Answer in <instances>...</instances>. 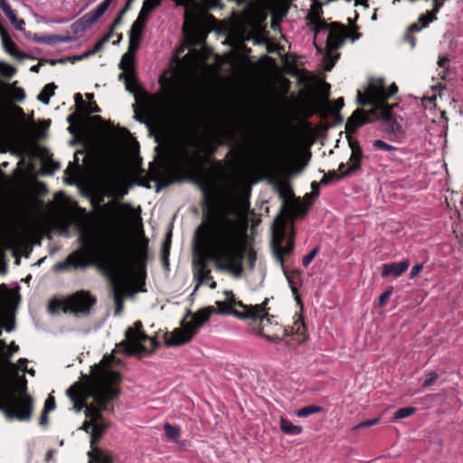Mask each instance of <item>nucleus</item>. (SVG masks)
Masks as SVG:
<instances>
[{"label": "nucleus", "mask_w": 463, "mask_h": 463, "mask_svg": "<svg viewBox=\"0 0 463 463\" xmlns=\"http://www.w3.org/2000/svg\"><path fill=\"white\" fill-rule=\"evenodd\" d=\"M249 207L248 195L238 193V182L235 180L218 204V209L213 211V216L203 215V224L196 232L216 268L229 271L235 278L241 277L245 258L250 269H254L257 260V253L247 243L236 219L243 215Z\"/></svg>", "instance_id": "f257e3e1"}, {"label": "nucleus", "mask_w": 463, "mask_h": 463, "mask_svg": "<svg viewBox=\"0 0 463 463\" xmlns=\"http://www.w3.org/2000/svg\"><path fill=\"white\" fill-rule=\"evenodd\" d=\"M196 150L190 151L183 146L174 157L167 174L162 173V188L175 182L189 181L200 188L203 194V215L213 216V211L218 209L212 195V185L206 165L213 161V156L217 151V145L208 139L196 145Z\"/></svg>", "instance_id": "f03ea898"}, {"label": "nucleus", "mask_w": 463, "mask_h": 463, "mask_svg": "<svg viewBox=\"0 0 463 463\" xmlns=\"http://www.w3.org/2000/svg\"><path fill=\"white\" fill-rule=\"evenodd\" d=\"M223 301H216V309L213 307H207L195 313L187 311L181 322V327L175 328L170 334H165V344L166 346H180L189 343L198 333L201 326L206 323L213 313L220 315H231L241 320L260 319L271 316L270 308L268 307L269 298H265L258 305H246L236 298L232 290H224Z\"/></svg>", "instance_id": "7ed1b4c3"}, {"label": "nucleus", "mask_w": 463, "mask_h": 463, "mask_svg": "<svg viewBox=\"0 0 463 463\" xmlns=\"http://www.w3.org/2000/svg\"><path fill=\"white\" fill-rule=\"evenodd\" d=\"M120 373L95 364L91 373L83 376L82 383H75L67 391V396L73 402L77 411L89 406L114 412V401L120 395Z\"/></svg>", "instance_id": "20e7f679"}, {"label": "nucleus", "mask_w": 463, "mask_h": 463, "mask_svg": "<svg viewBox=\"0 0 463 463\" xmlns=\"http://www.w3.org/2000/svg\"><path fill=\"white\" fill-rule=\"evenodd\" d=\"M79 243L82 250L70 254L65 261L55 265L56 269H61L68 267L85 269L92 265L112 269L134 262V255L129 246L120 240H112L104 243L92 233L88 232L80 235Z\"/></svg>", "instance_id": "39448f33"}, {"label": "nucleus", "mask_w": 463, "mask_h": 463, "mask_svg": "<svg viewBox=\"0 0 463 463\" xmlns=\"http://www.w3.org/2000/svg\"><path fill=\"white\" fill-rule=\"evenodd\" d=\"M18 350L19 346L13 341L0 353V411L8 420L28 421L33 411V399L27 392V380L24 374L11 377L4 368L5 364H10L16 370L10 358Z\"/></svg>", "instance_id": "423d86ee"}, {"label": "nucleus", "mask_w": 463, "mask_h": 463, "mask_svg": "<svg viewBox=\"0 0 463 463\" xmlns=\"http://www.w3.org/2000/svg\"><path fill=\"white\" fill-rule=\"evenodd\" d=\"M292 326H283L275 316L248 320L250 331L264 337L269 342H280L286 336H296L298 345L304 344L307 338V326L301 314L296 313Z\"/></svg>", "instance_id": "0eeeda50"}, {"label": "nucleus", "mask_w": 463, "mask_h": 463, "mask_svg": "<svg viewBox=\"0 0 463 463\" xmlns=\"http://www.w3.org/2000/svg\"><path fill=\"white\" fill-rule=\"evenodd\" d=\"M392 107H371L368 112L356 109L347 119L345 130L348 133L355 132L358 128L370 123L372 121L371 116H373L383 120L387 133L399 134L402 128L392 113Z\"/></svg>", "instance_id": "6e6552de"}, {"label": "nucleus", "mask_w": 463, "mask_h": 463, "mask_svg": "<svg viewBox=\"0 0 463 463\" xmlns=\"http://www.w3.org/2000/svg\"><path fill=\"white\" fill-rule=\"evenodd\" d=\"M126 339L118 346L123 347L128 355H143L155 352L160 343L156 337L148 336L143 330L140 320L136 321L133 326L128 327L125 332Z\"/></svg>", "instance_id": "1a4fd4ad"}, {"label": "nucleus", "mask_w": 463, "mask_h": 463, "mask_svg": "<svg viewBox=\"0 0 463 463\" xmlns=\"http://www.w3.org/2000/svg\"><path fill=\"white\" fill-rule=\"evenodd\" d=\"M398 92V87L392 83L387 89L383 79H373L369 81L368 88L363 93L357 90L356 100L362 107H394L390 105L387 100Z\"/></svg>", "instance_id": "9d476101"}, {"label": "nucleus", "mask_w": 463, "mask_h": 463, "mask_svg": "<svg viewBox=\"0 0 463 463\" xmlns=\"http://www.w3.org/2000/svg\"><path fill=\"white\" fill-rule=\"evenodd\" d=\"M97 304V298L90 292L79 290L62 300H52L49 308L55 312L61 309L64 313L89 315Z\"/></svg>", "instance_id": "9b49d317"}, {"label": "nucleus", "mask_w": 463, "mask_h": 463, "mask_svg": "<svg viewBox=\"0 0 463 463\" xmlns=\"http://www.w3.org/2000/svg\"><path fill=\"white\" fill-rule=\"evenodd\" d=\"M287 221L283 217H278L272 227L271 246L277 260L284 266L285 256L290 255L294 250V233L287 238Z\"/></svg>", "instance_id": "f8f14e48"}, {"label": "nucleus", "mask_w": 463, "mask_h": 463, "mask_svg": "<svg viewBox=\"0 0 463 463\" xmlns=\"http://www.w3.org/2000/svg\"><path fill=\"white\" fill-rule=\"evenodd\" d=\"M162 93L151 96V103L156 110L162 111V107L166 103L177 101L180 94V86L176 78L163 75L159 79Z\"/></svg>", "instance_id": "ddd939ff"}, {"label": "nucleus", "mask_w": 463, "mask_h": 463, "mask_svg": "<svg viewBox=\"0 0 463 463\" xmlns=\"http://www.w3.org/2000/svg\"><path fill=\"white\" fill-rule=\"evenodd\" d=\"M286 155L279 154V156L266 158L261 162L262 168L266 170L269 175L273 182L277 183V187L279 189L280 196L286 200L285 194L282 190V184L280 183V177L284 175L293 173L288 165L286 164Z\"/></svg>", "instance_id": "4468645a"}, {"label": "nucleus", "mask_w": 463, "mask_h": 463, "mask_svg": "<svg viewBox=\"0 0 463 463\" xmlns=\"http://www.w3.org/2000/svg\"><path fill=\"white\" fill-rule=\"evenodd\" d=\"M207 9H214L222 7V0H201ZM162 0H144L142 8L138 14L137 20L131 26L139 28L144 31L145 24L148 20L151 12L161 5Z\"/></svg>", "instance_id": "2eb2a0df"}, {"label": "nucleus", "mask_w": 463, "mask_h": 463, "mask_svg": "<svg viewBox=\"0 0 463 463\" xmlns=\"http://www.w3.org/2000/svg\"><path fill=\"white\" fill-rule=\"evenodd\" d=\"M327 26L326 30H322V33L328 32L326 48V55L329 56L331 52H336L346 40V26L339 22L327 23Z\"/></svg>", "instance_id": "dca6fc26"}, {"label": "nucleus", "mask_w": 463, "mask_h": 463, "mask_svg": "<svg viewBox=\"0 0 463 463\" xmlns=\"http://www.w3.org/2000/svg\"><path fill=\"white\" fill-rule=\"evenodd\" d=\"M135 54L127 52L121 58L119 69L123 71L119 74L118 79L125 80V86L129 92H136L137 89V80L134 70Z\"/></svg>", "instance_id": "f3484780"}, {"label": "nucleus", "mask_w": 463, "mask_h": 463, "mask_svg": "<svg viewBox=\"0 0 463 463\" xmlns=\"http://www.w3.org/2000/svg\"><path fill=\"white\" fill-rule=\"evenodd\" d=\"M310 10L307 15V24L315 33L316 35L326 30L327 22L322 17L323 9L322 4L319 0H312Z\"/></svg>", "instance_id": "a211bd4d"}, {"label": "nucleus", "mask_w": 463, "mask_h": 463, "mask_svg": "<svg viewBox=\"0 0 463 463\" xmlns=\"http://www.w3.org/2000/svg\"><path fill=\"white\" fill-rule=\"evenodd\" d=\"M194 277L198 283H209V287L213 289L216 288L217 283L213 280L211 274V269L208 266V260L205 256L200 257L197 260L194 261Z\"/></svg>", "instance_id": "6ab92c4d"}, {"label": "nucleus", "mask_w": 463, "mask_h": 463, "mask_svg": "<svg viewBox=\"0 0 463 463\" xmlns=\"http://www.w3.org/2000/svg\"><path fill=\"white\" fill-rule=\"evenodd\" d=\"M437 20V16L432 12H427L419 17L418 23L411 24L404 34V40L408 42L411 47L415 46L416 38L412 35L414 33L420 32L422 28H426L430 23Z\"/></svg>", "instance_id": "aec40b11"}, {"label": "nucleus", "mask_w": 463, "mask_h": 463, "mask_svg": "<svg viewBox=\"0 0 463 463\" xmlns=\"http://www.w3.org/2000/svg\"><path fill=\"white\" fill-rule=\"evenodd\" d=\"M111 3L112 0H103L94 10L87 13L78 21L85 29H88L106 13Z\"/></svg>", "instance_id": "412c9836"}, {"label": "nucleus", "mask_w": 463, "mask_h": 463, "mask_svg": "<svg viewBox=\"0 0 463 463\" xmlns=\"http://www.w3.org/2000/svg\"><path fill=\"white\" fill-rule=\"evenodd\" d=\"M349 146L351 148V156L348 161L349 165L345 170L350 175L361 169L364 152L357 140H349Z\"/></svg>", "instance_id": "4be33fe9"}, {"label": "nucleus", "mask_w": 463, "mask_h": 463, "mask_svg": "<svg viewBox=\"0 0 463 463\" xmlns=\"http://www.w3.org/2000/svg\"><path fill=\"white\" fill-rule=\"evenodd\" d=\"M409 266L410 261L408 260L400 262L385 263L382 267V277H399L408 269Z\"/></svg>", "instance_id": "5701e85b"}, {"label": "nucleus", "mask_w": 463, "mask_h": 463, "mask_svg": "<svg viewBox=\"0 0 463 463\" xmlns=\"http://www.w3.org/2000/svg\"><path fill=\"white\" fill-rule=\"evenodd\" d=\"M109 427V423L105 420L103 412H101V418L93 423L92 430H90L91 449H93V448H98L96 444L102 438Z\"/></svg>", "instance_id": "b1692460"}, {"label": "nucleus", "mask_w": 463, "mask_h": 463, "mask_svg": "<svg viewBox=\"0 0 463 463\" xmlns=\"http://www.w3.org/2000/svg\"><path fill=\"white\" fill-rule=\"evenodd\" d=\"M101 412H105V410L97 409L94 406L87 407V410L84 411L85 416L89 419L86 420L81 426V430L90 434V430H92L93 423L101 418Z\"/></svg>", "instance_id": "393cba45"}, {"label": "nucleus", "mask_w": 463, "mask_h": 463, "mask_svg": "<svg viewBox=\"0 0 463 463\" xmlns=\"http://www.w3.org/2000/svg\"><path fill=\"white\" fill-rule=\"evenodd\" d=\"M90 463H113L114 458L112 454L100 448H93L88 452Z\"/></svg>", "instance_id": "a878e982"}, {"label": "nucleus", "mask_w": 463, "mask_h": 463, "mask_svg": "<svg viewBox=\"0 0 463 463\" xmlns=\"http://www.w3.org/2000/svg\"><path fill=\"white\" fill-rule=\"evenodd\" d=\"M0 36L2 39L3 46L9 54L17 58L23 56L22 52L18 51L16 44L13 42L10 35L2 24H0Z\"/></svg>", "instance_id": "bb28decb"}, {"label": "nucleus", "mask_w": 463, "mask_h": 463, "mask_svg": "<svg viewBox=\"0 0 463 463\" xmlns=\"http://www.w3.org/2000/svg\"><path fill=\"white\" fill-rule=\"evenodd\" d=\"M143 32L139 28L131 26L129 31L128 52L135 54L139 49Z\"/></svg>", "instance_id": "cd10ccee"}, {"label": "nucleus", "mask_w": 463, "mask_h": 463, "mask_svg": "<svg viewBox=\"0 0 463 463\" xmlns=\"http://www.w3.org/2000/svg\"><path fill=\"white\" fill-rule=\"evenodd\" d=\"M99 112H100V109L95 100H90L89 104H86V108H83V110H81V113L83 117H85L86 120H89L90 122L100 123L102 122V118L100 116H89L90 114Z\"/></svg>", "instance_id": "c85d7f7f"}, {"label": "nucleus", "mask_w": 463, "mask_h": 463, "mask_svg": "<svg viewBox=\"0 0 463 463\" xmlns=\"http://www.w3.org/2000/svg\"><path fill=\"white\" fill-rule=\"evenodd\" d=\"M110 284L112 288L113 299H117V298L119 297L120 299L124 300L125 297L128 294L126 285L116 278L111 279Z\"/></svg>", "instance_id": "c756f323"}, {"label": "nucleus", "mask_w": 463, "mask_h": 463, "mask_svg": "<svg viewBox=\"0 0 463 463\" xmlns=\"http://www.w3.org/2000/svg\"><path fill=\"white\" fill-rule=\"evenodd\" d=\"M67 121L70 124V127L68 128V130L71 133L75 132V126L81 128L86 121L85 117H83L80 110H78L76 113H71L68 116Z\"/></svg>", "instance_id": "7c9ffc66"}, {"label": "nucleus", "mask_w": 463, "mask_h": 463, "mask_svg": "<svg viewBox=\"0 0 463 463\" xmlns=\"http://www.w3.org/2000/svg\"><path fill=\"white\" fill-rule=\"evenodd\" d=\"M280 429L285 434L288 435H298L303 431L301 426L294 425L292 422L283 417L280 418Z\"/></svg>", "instance_id": "2f4dec72"}, {"label": "nucleus", "mask_w": 463, "mask_h": 463, "mask_svg": "<svg viewBox=\"0 0 463 463\" xmlns=\"http://www.w3.org/2000/svg\"><path fill=\"white\" fill-rule=\"evenodd\" d=\"M349 174L346 170L345 172H342V174H338L335 170L328 171L327 174H325L322 179L320 180L321 185H327L330 183L337 182L341 180L342 178L348 176Z\"/></svg>", "instance_id": "473e14b6"}, {"label": "nucleus", "mask_w": 463, "mask_h": 463, "mask_svg": "<svg viewBox=\"0 0 463 463\" xmlns=\"http://www.w3.org/2000/svg\"><path fill=\"white\" fill-rule=\"evenodd\" d=\"M103 202H104L103 194L96 195L90 199V203L93 208H95V209L100 208V211L102 213H110L111 214H114V213L112 212L113 204L111 203H108L106 204L101 205L103 203Z\"/></svg>", "instance_id": "72a5a7b5"}, {"label": "nucleus", "mask_w": 463, "mask_h": 463, "mask_svg": "<svg viewBox=\"0 0 463 463\" xmlns=\"http://www.w3.org/2000/svg\"><path fill=\"white\" fill-rule=\"evenodd\" d=\"M56 88L57 86L53 82L46 84L39 93L37 99L43 104H49L50 99L54 95Z\"/></svg>", "instance_id": "f704fd0d"}, {"label": "nucleus", "mask_w": 463, "mask_h": 463, "mask_svg": "<svg viewBox=\"0 0 463 463\" xmlns=\"http://www.w3.org/2000/svg\"><path fill=\"white\" fill-rule=\"evenodd\" d=\"M164 430L168 440L175 441L181 435L180 428L178 426H173L168 422L164 424Z\"/></svg>", "instance_id": "c9c22d12"}, {"label": "nucleus", "mask_w": 463, "mask_h": 463, "mask_svg": "<svg viewBox=\"0 0 463 463\" xmlns=\"http://www.w3.org/2000/svg\"><path fill=\"white\" fill-rule=\"evenodd\" d=\"M350 27H346V39H349L352 43L359 40L362 37V33L358 32L359 26L353 23L351 18H348Z\"/></svg>", "instance_id": "e433bc0d"}, {"label": "nucleus", "mask_w": 463, "mask_h": 463, "mask_svg": "<svg viewBox=\"0 0 463 463\" xmlns=\"http://www.w3.org/2000/svg\"><path fill=\"white\" fill-rule=\"evenodd\" d=\"M323 408L318 405H309L299 409L296 414L300 418L308 417L311 414L319 413L323 411Z\"/></svg>", "instance_id": "4c0bfd02"}, {"label": "nucleus", "mask_w": 463, "mask_h": 463, "mask_svg": "<svg viewBox=\"0 0 463 463\" xmlns=\"http://www.w3.org/2000/svg\"><path fill=\"white\" fill-rule=\"evenodd\" d=\"M71 40L70 37H63L61 35H52L48 37H41L36 39L38 43H48V44H54V43H66Z\"/></svg>", "instance_id": "58836bf2"}, {"label": "nucleus", "mask_w": 463, "mask_h": 463, "mask_svg": "<svg viewBox=\"0 0 463 463\" xmlns=\"http://www.w3.org/2000/svg\"><path fill=\"white\" fill-rule=\"evenodd\" d=\"M13 217L10 210L0 208V228L8 226L12 222Z\"/></svg>", "instance_id": "ea45409f"}, {"label": "nucleus", "mask_w": 463, "mask_h": 463, "mask_svg": "<svg viewBox=\"0 0 463 463\" xmlns=\"http://www.w3.org/2000/svg\"><path fill=\"white\" fill-rule=\"evenodd\" d=\"M415 411H416V408L411 407V406L401 408L394 412L393 420H398L401 419L407 418V417L412 415L415 412Z\"/></svg>", "instance_id": "a19ab883"}, {"label": "nucleus", "mask_w": 463, "mask_h": 463, "mask_svg": "<svg viewBox=\"0 0 463 463\" xmlns=\"http://www.w3.org/2000/svg\"><path fill=\"white\" fill-rule=\"evenodd\" d=\"M4 324V329L7 332H12L15 327L14 316L10 313H5L1 319Z\"/></svg>", "instance_id": "79ce46f5"}, {"label": "nucleus", "mask_w": 463, "mask_h": 463, "mask_svg": "<svg viewBox=\"0 0 463 463\" xmlns=\"http://www.w3.org/2000/svg\"><path fill=\"white\" fill-rule=\"evenodd\" d=\"M25 92L22 88L14 87L11 92V98L14 101L22 102L25 99Z\"/></svg>", "instance_id": "37998d69"}, {"label": "nucleus", "mask_w": 463, "mask_h": 463, "mask_svg": "<svg viewBox=\"0 0 463 463\" xmlns=\"http://www.w3.org/2000/svg\"><path fill=\"white\" fill-rule=\"evenodd\" d=\"M10 23L15 27L18 31H24L25 23L23 19H18L16 14L14 13L12 15L8 17Z\"/></svg>", "instance_id": "c03bdc74"}, {"label": "nucleus", "mask_w": 463, "mask_h": 463, "mask_svg": "<svg viewBox=\"0 0 463 463\" xmlns=\"http://www.w3.org/2000/svg\"><path fill=\"white\" fill-rule=\"evenodd\" d=\"M319 251V248L316 247L311 251H309L307 255H305L302 259V264L304 267H307L311 261L315 259Z\"/></svg>", "instance_id": "a18cd8bd"}, {"label": "nucleus", "mask_w": 463, "mask_h": 463, "mask_svg": "<svg viewBox=\"0 0 463 463\" xmlns=\"http://www.w3.org/2000/svg\"><path fill=\"white\" fill-rule=\"evenodd\" d=\"M344 105H345L344 98H338V99L334 102V104H330V105H328V107H327V112H328V113H332V112H335V111H338V112H340V110L342 109V108L344 107Z\"/></svg>", "instance_id": "49530a36"}, {"label": "nucleus", "mask_w": 463, "mask_h": 463, "mask_svg": "<svg viewBox=\"0 0 463 463\" xmlns=\"http://www.w3.org/2000/svg\"><path fill=\"white\" fill-rule=\"evenodd\" d=\"M439 378V375L436 372H430L426 375V378L422 383V387H430Z\"/></svg>", "instance_id": "de8ad7c7"}, {"label": "nucleus", "mask_w": 463, "mask_h": 463, "mask_svg": "<svg viewBox=\"0 0 463 463\" xmlns=\"http://www.w3.org/2000/svg\"><path fill=\"white\" fill-rule=\"evenodd\" d=\"M56 407L55 398L52 395H49L44 402L43 410L44 411L50 412L53 411Z\"/></svg>", "instance_id": "09e8293b"}, {"label": "nucleus", "mask_w": 463, "mask_h": 463, "mask_svg": "<svg viewBox=\"0 0 463 463\" xmlns=\"http://www.w3.org/2000/svg\"><path fill=\"white\" fill-rule=\"evenodd\" d=\"M292 208L297 216H304L307 212V207L301 203H295Z\"/></svg>", "instance_id": "8fccbe9b"}, {"label": "nucleus", "mask_w": 463, "mask_h": 463, "mask_svg": "<svg viewBox=\"0 0 463 463\" xmlns=\"http://www.w3.org/2000/svg\"><path fill=\"white\" fill-rule=\"evenodd\" d=\"M373 147L376 148V149L386 150V151H392V150L395 149L394 146L385 143L383 140H375L373 142Z\"/></svg>", "instance_id": "3c124183"}, {"label": "nucleus", "mask_w": 463, "mask_h": 463, "mask_svg": "<svg viewBox=\"0 0 463 463\" xmlns=\"http://www.w3.org/2000/svg\"><path fill=\"white\" fill-rule=\"evenodd\" d=\"M392 294V288L390 287L388 289H386L380 297H379V306L383 307L389 298H391Z\"/></svg>", "instance_id": "603ef678"}, {"label": "nucleus", "mask_w": 463, "mask_h": 463, "mask_svg": "<svg viewBox=\"0 0 463 463\" xmlns=\"http://www.w3.org/2000/svg\"><path fill=\"white\" fill-rule=\"evenodd\" d=\"M379 421H380V418H375V419H373V420H364V421H362V422L358 423L354 429V430H360L362 428L371 427V426H373V425L377 424Z\"/></svg>", "instance_id": "864d4df0"}, {"label": "nucleus", "mask_w": 463, "mask_h": 463, "mask_svg": "<svg viewBox=\"0 0 463 463\" xmlns=\"http://www.w3.org/2000/svg\"><path fill=\"white\" fill-rule=\"evenodd\" d=\"M0 8L7 18L14 13L6 0H0Z\"/></svg>", "instance_id": "5fc2aeb1"}, {"label": "nucleus", "mask_w": 463, "mask_h": 463, "mask_svg": "<svg viewBox=\"0 0 463 463\" xmlns=\"http://www.w3.org/2000/svg\"><path fill=\"white\" fill-rule=\"evenodd\" d=\"M74 100L76 103L77 110H83V108H86V102L82 99V95L80 93H76L74 95Z\"/></svg>", "instance_id": "6e6d98bb"}, {"label": "nucleus", "mask_w": 463, "mask_h": 463, "mask_svg": "<svg viewBox=\"0 0 463 463\" xmlns=\"http://www.w3.org/2000/svg\"><path fill=\"white\" fill-rule=\"evenodd\" d=\"M115 304V316H119L124 309V300L120 299L119 297L117 298V299H114Z\"/></svg>", "instance_id": "4d7b16f0"}, {"label": "nucleus", "mask_w": 463, "mask_h": 463, "mask_svg": "<svg viewBox=\"0 0 463 463\" xmlns=\"http://www.w3.org/2000/svg\"><path fill=\"white\" fill-rule=\"evenodd\" d=\"M287 279H288V284H289V287H290V289L295 297V299L297 300L298 304L300 305V307H303V304H302V301H301V298L298 295V288L296 286L293 285V282L291 281V279L287 276Z\"/></svg>", "instance_id": "13d9d810"}, {"label": "nucleus", "mask_w": 463, "mask_h": 463, "mask_svg": "<svg viewBox=\"0 0 463 463\" xmlns=\"http://www.w3.org/2000/svg\"><path fill=\"white\" fill-rule=\"evenodd\" d=\"M169 254H170V249L161 248L162 262H163L164 267L166 269H168V267H169Z\"/></svg>", "instance_id": "bf43d9fd"}, {"label": "nucleus", "mask_w": 463, "mask_h": 463, "mask_svg": "<svg viewBox=\"0 0 463 463\" xmlns=\"http://www.w3.org/2000/svg\"><path fill=\"white\" fill-rule=\"evenodd\" d=\"M71 29L75 34L83 33L86 30L85 27H83V25L78 20L71 25Z\"/></svg>", "instance_id": "052dcab7"}, {"label": "nucleus", "mask_w": 463, "mask_h": 463, "mask_svg": "<svg viewBox=\"0 0 463 463\" xmlns=\"http://www.w3.org/2000/svg\"><path fill=\"white\" fill-rule=\"evenodd\" d=\"M71 29L75 34L83 33L86 30L85 27H83V25L78 20L71 25Z\"/></svg>", "instance_id": "680f3d73"}, {"label": "nucleus", "mask_w": 463, "mask_h": 463, "mask_svg": "<svg viewBox=\"0 0 463 463\" xmlns=\"http://www.w3.org/2000/svg\"><path fill=\"white\" fill-rule=\"evenodd\" d=\"M108 43V38H107V37H102V38H101L99 41H98V42L94 44V46L92 47V48L94 49V52H97V53H98L99 52H100V51L103 49V47H104V45H105V43Z\"/></svg>", "instance_id": "e2e57ef3"}, {"label": "nucleus", "mask_w": 463, "mask_h": 463, "mask_svg": "<svg viewBox=\"0 0 463 463\" xmlns=\"http://www.w3.org/2000/svg\"><path fill=\"white\" fill-rule=\"evenodd\" d=\"M422 269H423L422 263L414 265L411 270L410 278L411 279L415 278L420 272H421Z\"/></svg>", "instance_id": "0e129e2a"}, {"label": "nucleus", "mask_w": 463, "mask_h": 463, "mask_svg": "<svg viewBox=\"0 0 463 463\" xmlns=\"http://www.w3.org/2000/svg\"><path fill=\"white\" fill-rule=\"evenodd\" d=\"M47 411H43L39 418V424L43 427H46L49 423V416Z\"/></svg>", "instance_id": "69168bd1"}, {"label": "nucleus", "mask_w": 463, "mask_h": 463, "mask_svg": "<svg viewBox=\"0 0 463 463\" xmlns=\"http://www.w3.org/2000/svg\"><path fill=\"white\" fill-rule=\"evenodd\" d=\"M124 15L125 14L119 11L110 26L117 28L122 23Z\"/></svg>", "instance_id": "338daca9"}, {"label": "nucleus", "mask_w": 463, "mask_h": 463, "mask_svg": "<svg viewBox=\"0 0 463 463\" xmlns=\"http://www.w3.org/2000/svg\"><path fill=\"white\" fill-rule=\"evenodd\" d=\"M303 74H304V76L302 78H300V80H299L300 82L308 83L314 80V77L310 72H308L307 71H303Z\"/></svg>", "instance_id": "774afa93"}]
</instances>
